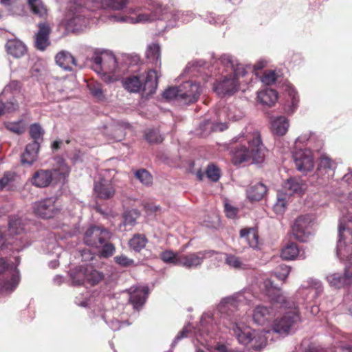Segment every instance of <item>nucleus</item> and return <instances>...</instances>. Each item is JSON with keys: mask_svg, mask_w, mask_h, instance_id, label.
I'll return each instance as SVG.
<instances>
[{"mask_svg": "<svg viewBox=\"0 0 352 352\" xmlns=\"http://www.w3.org/2000/svg\"><path fill=\"white\" fill-rule=\"evenodd\" d=\"M252 297L251 292L241 291L232 296L223 298L217 309L224 318L223 324L232 330L240 344L259 350L265 344V337L250 327L241 324L238 318L239 315L233 314L239 306L249 303Z\"/></svg>", "mask_w": 352, "mask_h": 352, "instance_id": "1", "label": "nucleus"}, {"mask_svg": "<svg viewBox=\"0 0 352 352\" xmlns=\"http://www.w3.org/2000/svg\"><path fill=\"white\" fill-rule=\"evenodd\" d=\"M339 239L336 248L337 256L340 260L349 261L344 275L333 273L326 279L331 287L341 288L352 284V207L347 214L340 219L338 226Z\"/></svg>", "mask_w": 352, "mask_h": 352, "instance_id": "2", "label": "nucleus"}, {"mask_svg": "<svg viewBox=\"0 0 352 352\" xmlns=\"http://www.w3.org/2000/svg\"><path fill=\"white\" fill-rule=\"evenodd\" d=\"M231 142L239 143L232 150V161L234 164L249 161L253 163L263 162L267 149L258 131L246 127L240 134L234 137Z\"/></svg>", "mask_w": 352, "mask_h": 352, "instance_id": "3", "label": "nucleus"}, {"mask_svg": "<svg viewBox=\"0 0 352 352\" xmlns=\"http://www.w3.org/2000/svg\"><path fill=\"white\" fill-rule=\"evenodd\" d=\"M148 10L150 13L139 14L136 17L126 14L115 16L118 22L135 24L138 23L151 22L156 19L166 20L169 26L174 27L180 22L187 23L193 19V13L190 11L171 10L164 12L161 5L155 0H146Z\"/></svg>", "mask_w": 352, "mask_h": 352, "instance_id": "4", "label": "nucleus"}, {"mask_svg": "<svg viewBox=\"0 0 352 352\" xmlns=\"http://www.w3.org/2000/svg\"><path fill=\"white\" fill-rule=\"evenodd\" d=\"M219 327L217 324H213V319L208 314L202 316L200 322V328L196 331L190 324L186 325L175 337L172 345L174 346L177 342L184 337H187L188 333L192 334L197 343L201 345H209V339L214 338Z\"/></svg>", "mask_w": 352, "mask_h": 352, "instance_id": "5", "label": "nucleus"}, {"mask_svg": "<svg viewBox=\"0 0 352 352\" xmlns=\"http://www.w3.org/2000/svg\"><path fill=\"white\" fill-rule=\"evenodd\" d=\"M122 85L130 93L143 91L146 95H151L157 87V76L155 70L139 76H131L122 80Z\"/></svg>", "mask_w": 352, "mask_h": 352, "instance_id": "6", "label": "nucleus"}, {"mask_svg": "<svg viewBox=\"0 0 352 352\" xmlns=\"http://www.w3.org/2000/svg\"><path fill=\"white\" fill-rule=\"evenodd\" d=\"M70 278L74 285L85 283L95 285L103 279L104 274L94 269L92 265H87L78 266L71 270Z\"/></svg>", "mask_w": 352, "mask_h": 352, "instance_id": "7", "label": "nucleus"}, {"mask_svg": "<svg viewBox=\"0 0 352 352\" xmlns=\"http://www.w3.org/2000/svg\"><path fill=\"white\" fill-rule=\"evenodd\" d=\"M323 291L321 282L317 279L309 278L299 287L296 293L297 300L294 304L310 303L316 299ZM290 302H294L288 300Z\"/></svg>", "mask_w": 352, "mask_h": 352, "instance_id": "8", "label": "nucleus"}, {"mask_svg": "<svg viewBox=\"0 0 352 352\" xmlns=\"http://www.w3.org/2000/svg\"><path fill=\"white\" fill-rule=\"evenodd\" d=\"M290 308L294 309L287 312L282 317L276 319L272 324V329L275 333L280 335L286 336L291 332L295 324L300 320L298 311L297 305Z\"/></svg>", "mask_w": 352, "mask_h": 352, "instance_id": "9", "label": "nucleus"}, {"mask_svg": "<svg viewBox=\"0 0 352 352\" xmlns=\"http://www.w3.org/2000/svg\"><path fill=\"white\" fill-rule=\"evenodd\" d=\"M85 12V8L80 6H76L74 9L71 7L65 19L67 30L78 32L86 28L89 24V19Z\"/></svg>", "mask_w": 352, "mask_h": 352, "instance_id": "10", "label": "nucleus"}, {"mask_svg": "<svg viewBox=\"0 0 352 352\" xmlns=\"http://www.w3.org/2000/svg\"><path fill=\"white\" fill-rule=\"evenodd\" d=\"M219 253L214 250H203L197 252L181 254L179 258V265L186 269H196L199 267L206 258H210Z\"/></svg>", "mask_w": 352, "mask_h": 352, "instance_id": "11", "label": "nucleus"}, {"mask_svg": "<svg viewBox=\"0 0 352 352\" xmlns=\"http://www.w3.org/2000/svg\"><path fill=\"white\" fill-rule=\"evenodd\" d=\"M292 232L296 240L300 242L307 241L313 232L311 216L307 214L298 217L292 225Z\"/></svg>", "mask_w": 352, "mask_h": 352, "instance_id": "12", "label": "nucleus"}, {"mask_svg": "<svg viewBox=\"0 0 352 352\" xmlns=\"http://www.w3.org/2000/svg\"><path fill=\"white\" fill-rule=\"evenodd\" d=\"M32 210L36 216L43 219H50L59 213L60 208L55 198L50 197L34 202Z\"/></svg>", "mask_w": 352, "mask_h": 352, "instance_id": "13", "label": "nucleus"}, {"mask_svg": "<svg viewBox=\"0 0 352 352\" xmlns=\"http://www.w3.org/2000/svg\"><path fill=\"white\" fill-rule=\"evenodd\" d=\"M111 233L107 229L98 226L89 227L84 234L85 243L91 248L99 249L104 241H109Z\"/></svg>", "mask_w": 352, "mask_h": 352, "instance_id": "14", "label": "nucleus"}, {"mask_svg": "<svg viewBox=\"0 0 352 352\" xmlns=\"http://www.w3.org/2000/svg\"><path fill=\"white\" fill-rule=\"evenodd\" d=\"M202 92L199 84L192 81H186L179 85V102L184 104L196 102Z\"/></svg>", "mask_w": 352, "mask_h": 352, "instance_id": "15", "label": "nucleus"}, {"mask_svg": "<svg viewBox=\"0 0 352 352\" xmlns=\"http://www.w3.org/2000/svg\"><path fill=\"white\" fill-rule=\"evenodd\" d=\"M104 59L101 72H99L98 74L106 82L117 81L120 78V74H117L118 67L115 55L109 52L108 54H104Z\"/></svg>", "mask_w": 352, "mask_h": 352, "instance_id": "16", "label": "nucleus"}, {"mask_svg": "<svg viewBox=\"0 0 352 352\" xmlns=\"http://www.w3.org/2000/svg\"><path fill=\"white\" fill-rule=\"evenodd\" d=\"M240 75L230 74L223 77L214 85V91L221 97L232 95L239 90V83L237 77Z\"/></svg>", "mask_w": 352, "mask_h": 352, "instance_id": "17", "label": "nucleus"}, {"mask_svg": "<svg viewBox=\"0 0 352 352\" xmlns=\"http://www.w3.org/2000/svg\"><path fill=\"white\" fill-rule=\"evenodd\" d=\"M263 289L273 302L280 304V307L284 308L296 307L294 302L287 300L280 289L274 285L270 279L267 278L263 281Z\"/></svg>", "mask_w": 352, "mask_h": 352, "instance_id": "18", "label": "nucleus"}, {"mask_svg": "<svg viewBox=\"0 0 352 352\" xmlns=\"http://www.w3.org/2000/svg\"><path fill=\"white\" fill-rule=\"evenodd\" d=\"M21 281L19 270L16 267H12L3 274V278L0 282V293L2 295H8L13 292Z\"/></svg>", "mask_w": 352, "mask_h": 352, "instance_id": "19", "label": "nucleus"}, {"mask_svg": "<svg viewBox=\"0 0 352 352\" xmlns=\"http://www.w3.org/2000/svg\"><path fill=\"white\" fill-rule=\"evenodd\" d=\"M293 158L298 170L305 173L313 170L314 162L310 149H299L293 153Z\"/></svg>", "mask_w": 352, "mask_h": 352, "instance_id": "20", "label": "nucleus"}, {"mask_svg": "<svg viewBox=\"0 0 352 352\" xmlns=\"http://www.w3.org/2000/svg\"><path fill=\"white\" fill-rule=\"evenodd\" d=\"M274 316L273 307L264 305L256 306L252 313L254 322L261 326L269 325Z\"/></svg>", "mask_w": 352, "mask_h": 352, "instance_id": "21", "label": "nucleus"}, {"mask_svg": "<svg viewBox=\"0 0 352 352\" xmlns=\"http://www.w3.org/2000/svg\"><path fill=\"white\" fill-rule=\"evenodd\" d=\"M38 32L35 34L34 46L41 51H44L50 45V34L51 28L47 23L43 22L38 24Z\"/></svg>", "mask_w": 352, "mask_h": 352, "instance_id": "22", "label": "nucleus"}, {"mask_svg": "<svg viewBox=\"0 0 352 352\" xmlns=\"http://www.w3.org/2000/svg\"><path fill=\"white\" fill-rule=\"evenodd\" d=\"M94 192L97 197L108 199L113 197L116 190L111 180L100 178L95 182Z\"/></svg>", "mask_w": 352, "mask_h": 352, "instance_id": "23", "label": "nucleus"}, {"mask_svg": "<svg viewBox=\"0 0 352 352\" xmlns=\"http://www.w3.org/2000/svg\"><path fill=\"white\" fill-rule=\"evenodd\" d=\"M336 168V162L327 154H322L319 158L317 174L324 178L329 179L333 176Z\"/></svg>", "mask_w": 352, "mask_h": 352, "instance_id": "24", "label": "nucleus"}, {"mask_svg": "<svg viewBox=\"0 0 352 352\" xmlns=\"http://www.w3.org/2000/svg\"><path fill=\"white\" fill-rule=\"evenodd\" d=\"M129 300L133 308L139 309L145 303L148 294V288L146 286L132 287L129 289Z\"/></svg>", "mask_w": 352, "mask_h": 352, "instance_id": "25", "label": "nucleus"}, {"mask_svg": "<svg viewBox=\"0 0 352 352\" xmlns=\"http://www.w3.org/2000/svg\"><path fill=\"white\" fill-rule=\"evenodd\" d=\"M219 63L226 68V70L230 69L231 74L241 75L246 74V71L243 66L237 63L236 60L230 54H223L219 59Z\"/></svg>", "mask_w": 352, "mask_h": 352, "instance_id": "26", "label": "nucleus"}, {"mask_svg": "<svg viewBox=\"0 0 352 352\" xmlns=\"http://www.w3.org/2000/svg\"><path fill=\"white\" fill-rule=\"evenodd\" d=\"M289 127L288 119L283 116L271 118V131L277 136H283L286 134Z\"/></svg>", "mask_w": 352, "mask_h": 352, "instance_id": "27", "label": "nucleus"}, {"mask_svg": "<svg viewBox=\"0 0 352 352\" xmlns=\"http://www.w3.org/2000/svg\"><path fill=\"white\" fill-rule=\"evenodd\" d=\"M280 256L283 259L287 261L304 260L307 257L305 251H300L298 246L294 243H289L285 246L282 249Z\"/></svg>", "mask_w": 352, "mask_h": 352, "instance_id": "28", "label": "nucleus"}, {"mask_svg": "<svg viewBox=\"0 0 352 352\" xmlns=\"http://www.w3.org/2000/svg\"><path fill=\"white\" fill-rule=\"evenodd\" d=\"M285 93L287 96L284 110L287 114H292L296 109L299 99L296 89L290 85L286 86Z\"/></svg>", "mask_w": 352, "mask_h": 352, "instance_id": "29", "label": "nucleus"}, {"mask_svg": "<svg viewBox=\"0 0 352 352\" xmlns=\"http://www.w3.org/2000/svg\"><path fill=\"white\" fill-rule=\"evenodd\" d=\"M53 180L54 178L50 170H39L32 177V184L40 188L49 186Z\"/></svg>", "mask_w": 352, "mask_h": 352, "instance_id": "30", "label": "nucleus"}, {"mask_svg": "<svg viewBox=\"0 0 352 352\" xmlns=\"http://www.w3.org/2000/svg\"><path fill=\"white\" fill-rule=\"evenodd\" d=\"M6 47L8 54L16 58L24 56L27 52L25 45L19 39L9 40Z\"/></svg>", "mask_w": 352, "mask_h": 352, "instance_id": "31", "label": "nucleus"}, {"mask_svg": "<svg viewBox=\"0 0 352 352\" xmlns=\"http://www.w3.org/2000/svg\"><path fill=\"white\" fill-rule=\"evenodd\" d=\"M39 148L40 146L36 142L28 144L21 155L22 164H32L37 159Z\"/></svg>", "mask_w": 352, "mask_h": 352, "instance_id": "32", "label": "nucleus"}, {"mask_svg": "<svg viewBox=\"0 0 352 352\" xmlns=\"http://www.w3.org/2000/svg\"><path fill=\"white\" fill-rule=\"evenodd\" d=\"M240 238L243 242H245L248 245L253 249L258 248L259 241L258 235L254 228H244L240 231Z\"/></svg>", "mask_w": 352, "mask_h": 352, "instance_id": "33", "label": "nucleus"}, {"mask_svg": "<svg viewBox=\"0 0 352 352\" xmlns=\"http://www.w3.org/2000/svg\"><path fill=\"white\" fill-rule=\"evenodd\" d=\"M56 165L52 170L55 182H64L69 175L70 169L65 162L58 157L56 159Z\"/></svg>", "mask_w": 352, "mask_h": 352, "instance_id": "34", "label": "nucleus"}, {"mask_svg": "<svg viewBox=\"0 0 352 352\" xmlns=\"http://www.w3.org/2000/svg\"><path fill=\"white\" fill-rule=\"evenodd\" d=\"M56 63L65 70L71 71L72 67L76 65L74 56L67 52H60L56 56Z\"/></svg>", "mask_w": 352, "mask_h": 352, "instance_id": "35", "label": "nucleus"}, {"mask_svg": "<svg viewBox=\"0 0 352 352\" xmlns=\"http://www.w3.org/2000/svg\"><path fill=\"white\" fill-rule=\"evenodd\" d=\"M283 193L287 197L297 193L300 194L302 191V184L300 181L295 178L288 179L283 186Z\"/></svg>", "mask_w": 352, "mask_h": 352, "instance_id": "36", "label": "nucleus"}, {"mask_svg": "<svg viewBox=\"0 0 352 352\" xmlns=\"http://www.w3.org/2000/svg\"><path fill=\"white\" fill-rule=\"evenodd\" d=\"M257 97L261 103L270 107L277 101L278 94L274 89L267 88L259 91Z\"/></svg>", "mask_w": 352, "mask_h": 352, "instance_id": "37", "label": "nucleus"}, {"mask_svg": "<svg viewBox=\"0 0 352 352\" xmlns=\"http://www.w3.org/2000/svg\"><path fill=\"white\" fill-rule=\"evenodd\" d=\"M266 192V186L261 183H257L247 190V197L251 201H259Z\"/></svg>", "mask_w": 352, "mask_h": 352, "instance_id": "38", "label": "nucleus"}, {"mask_svg": "<svg viewBox=\"0 0 352 352\" xmlns=\"http://www.w3.org/2000/svg\"><path fill=\"white\" fill-rule=\"evenodd\" d=\"M28 6L31 12L41 18H46L47 8L41 0H28Z\"/></svg>", "mask_w": 352, "mask_h": 352, "instance_id": "39", "label": "nucleus"}, {"mask_svg": "<svg viewBox=\"0 0 352 352\" xmlns=\"http://www.w3.org/2000/svg\"><path fill=\"white\" fill-rule=\"evenodd\" d=\"M146 56L150 63L155 64L156 66H160L161 60L160 45L156 43H153L148 45L146 52Z\"/></svg>", "mask_w": 352, "mask_h": 352, "instance_id": "40", "label": "nucleus"}, {"mask_svg": "<svg viewBox=\"0 0 352 352\" xmlns=\"http://www.w3.org/2000/svg\"><path fill=\"white\" fill-rule=\"evenodd\" d=\"M99 3L100 7L109 8L113 10H120L124 8L129 3V0H91Z\"/></svg>", "mask_w": 352, "mask_h": 352, "instance_id": "41", "label": "nucleus"}, {"mask_svg": "<svg viewBox=\"0 0 352 352\" xmlns=\"http://www.w3.org/2000/svg\"><path fill=\"white\" fill-rule=\"evenodd\" d=\"M225 263L230 267L235 270H245L246 269V263L239 256L232 254H224Z\"/></svg>", "mask_w": 352, "mask_h": 352, "instance_id": "42", "label": "nucleus"}, {"mask_svg": "<svg viewBox=\"0 0 352 352\" xmlns=\"http://www.w3.org/2000/svg\"><path fill=\"white\" fill-rule=\"evenodd\" d=\"M87 87L92 96L98 101H103L106 99L105 92L101 83L91 82L88 83Z\"/></svg>", "mask_w": 352, "mask_h": 352, "instance_id": "43", "label": "nucleus"}, {"mask_svg": "<svg viewBox=\"0 0 352 352\" xmlns=\"http://www.w3.org/2000/svg\"><path fill=\"white\" fill-rule=\"evenodd\" d=\"M107 51H101L100 50H94L93 52V55L91 58V60L93 63V69L97 72H101V68L104 61V56L106 54H108Z\"/></svg>", "mask_w": 352, "mask_h": 352, "instance_id": "44", "label": "nucleus"}, {"mask_svg": "<svg viewBox=\"0 0 352 352\" xmlns=\"http://www.w3.org/2000/svg\"><path fill=\"white\" fill-rule=\"evenodd\" d=\"M147 239L145 236L140 234H135L129 241V247L135 252H140L146 245Z\"/></svg>", "mask_w": 352, "mask_h": 352, "instance_id": "45", "label": "nucleus"}, {"mask_svg": "<svg viewBox=\"0 0 352 352\" xmlns=\"http://www.w3.org/2000/svg\"><path fill=\"white\" fill-rule=\"evenodd\" d=\"M181 254L174 252L172 250H167L163 251L160 254L161 260L168 264H172L175 265H179V258H180Z\"/></svg>", "mask_w": 352, "mask_h": 352, "instance_id": "46", "label": "nucleus"}, {"mask_svg": "<svg viewBox=\"0 0 352 352\" xmlns=\"http://www.w3.org/2000/svg\"><path fill=\"white\" fill-rule=\"evenodd\" d=\"M5 126L8 130L18 135L24 133L26 127L25 124L23 120H19L16 122H6Z\"/></svg>", "mask_w": 352, "mask_h": 352, "instance_id": "47", "label": "nucleus"}, {"mask_svg": "<svg viewBox=\"0 0 352 352\" xmlns=\"http://www.w3.org/2000/svg\"><path fill=\"white\" fill-rule=\"evenodd\" d=\"M44 131L38 124H33L30 126V135L34 140L33 142H36L39 145L43 141V136Z\"/></svg>", "mask_w": 352, "mask_h": 352, "instance_id": "48", "label": "nucleus"}, {"mask_svg": "<svg viewBox=\"0 0 352 352\" xmlns=\"http://www.w3.org/2000/svg\"><path fill=\"white\" fill-rule=\"evenodd\" d=\"M288 198L289 197L284 193H278L276 202L274 205V210L276 213L282 214L284 212L288 201Z\"/></svg>", "mask_w": 352, "mask_h": 352, "instance_id": "49", "label": "nucleus"}, {"mask_svg": "<svg viewBox=\"0 0 352 352\" xmlns=\"http://www.w3.org/2000/svg\"><path fill=\"white\" fill-rule=\"evenodd\" d=\"M19 104L16 100L12 99L4 103L0 100V116L7 113L14 112L19 109Z\"/></svg>", "mask_w": 352, "mask_h": 352, "instance_id": "50", "label": "nucleus"}, {"mask_svg": "<svg viewBox=\"0 0 352 352\" xmlns=\"http://www.w3.org/2000/svg\"><path fill=\"white\" fill-rule=\"evenodd\" d=\"M16 175L11 172H6L3 176L0 179V190L4 188L9 189L15 181Z\"/></svg>", "mask_w": 352, "mask_h": 352, "instance_id": "51", "label": "nucleus"}, {"mask_svg": "<svg viewBox=\"0 0 352 352\" xmlns=\"http://www.w3.org/2000/svg\"><path fill=\"white\" fill-rule=\"evenodd\" d=\"M20 87V83L17 80H12L4 87L2 95L5 96L10 95L14 97L19 92ZM12 99L15 100L14 98Z\"/></svg>", "mask_w": 352, "mask_h": 352, "instance_id": "52", "label": "nucleus"}, {"mask_svg": "<svg viewBox=\"0 0 352 352\" xmlns=\"http://www.w3.org/2000/svg\"><path fill=\"white\" fill-rule=\"evenodd\" d=\"M99 254L100 256L104 258H108L111 256L116 252L115 246L113 243L104 241L102 245L99 248Z\"/></svg>", "mask_w": 352, "mask_h": 352, "instance_id": "53", "label": "nucleus"}, {"mask_svg": "<svg viewBox=\"0 0 352 352\" xmlns=\"http://www.w3.org/2000/svg\"><path fill=\"white\" fill-rule=\"evenodd\" d=\"M135 177L144 185L148 186L153 182L151 175L145 169L137 170L135 173Z\"/></svg>", "mask_w": 352, "mask_h": 352, "instance_id": "54", "label": "nucleus"}, {"mask_svg": "<svg viewBox=\"0 0 352 352\" xmlns=\"http://www.w3.org/2000/svg\"><path fill=\"white\" fill-rule=\"evenodd\" d=\"M146 140L151 143L162 142L163 138L157 129H148L145 131Z\"/></svg>", "mask_w": 352, "mask_h": 352, "instance_id": "55", "label": "nucleus"}, {"mask_svg": "<svg viewBox=\"0 0 352 352\" xmlns=\"http://www.w3.org/2000/svg\"><path fill=\"white\" fill-rule=\"evenodd\" d=\"M206 174L211 181L217 182L220 177V170L214 164H210L206 168Z\"/></svg>", "mask_w": 352, "mask_h": 352, "instance_id": "56", "label": "nucleus"}, {"mask_svg": "<svg viewBox=\"0 0 352 352\" xmlns=\"http://www.w3.org/2000/svg\"><path fill=\"white\" fill-rule=\"evenodd\" d=\"M116 263L122 267L135 266L134 260L128 258L126 256L122 254L114 257Z\"/></svg>", "mask_w": 352, "mask_h": 352, "instance_id": "57", "label": "nucleus"}, {"mask_svg": "<svg viewBox=\"0 0 352 352\" xmlns=\"http://www.w3.org/2000/svg\"><path fill=\"white\" fill-rule=\"evenodd\" d=\"M290 267L286 265H280L274 272L276 277L279 280H285L290 272Z\"/></svg>", "mask_w": 352, "mask_h": 352, "instance_id": "58", "label": "nucleus"}, {"mask_svg": "<svg viewBox=\"0 0 352 352\" xmlns=\"http://www.w3.org/2000/svg\"><path fill=\"white\" fill-rule=\"evenodd\" d=\"M179 86L169 87L163 92V97L168 100L175 99L179 102Z\"/></svg>", "mask_w": 352, "mask_h": 352, "instance_id": "59", "label": "nucleus"}, {"mask_svg": "<svg viewBox=\"0 0 352 352\" xmlns=\"http://www.w3.org/2000/svg\"><path fill=\"white\" fill-rule=\"evenodd\" d=\"M276 80V74L274 71L269 70L265 72L261 77V81L267 85L273 84Z\"/></svg>", "mask_w": 352, "mask_h": 352, "instance_id": "60", "label": "nucleus"}, {"mask_svg": "<svg viewBox=\"0 0 352 352\" xmlns=\"http://www.w3.org/2000/svg\"><path fill=\"white\" fill-rule=\"evenodd\" d=\"M244 116L243 112L234 109L233 111L230 110V112L228 113V118L232 121H237L241 120Z\"/></svg>", "mask_w": 352, "mask_h": 352, "instance_id": "61", "label": "nucleus"}, {"mask_svg": "<svg viewBox=\"0 0 352 352\" xmlns=\"http://www.w3.org/2000/svg\"><path fill=\"white\" fill-rule=\"evenodd\" d=\"M225 212H226V216L228 218L233 219L236 216L238 210H237V208L233 207L230 204L226 203L225 204Z\"/></svg>", "mask_w": 352, "mask_h": 352, "instance_id": "62", "label": "nucleus"}, {"mask_svg": "<svg viewBox=\"0 0 352 352\" xmlns=\"http://www.w3.org/2000/svg\"><path fill=\"white\" fill-rule=\"evenodd\" d=\"M12 267H15L13 264L10 265L6 262V261L0 258V274H6V271L10 270Z\"/></svg>", "mask_w": 352, "mask_h": 352, "instance_id": "63", "label": "nucleus"}, {"mask_svg": "<svg viewBox=\"0 0 352 352\" xmlns=\"http://www.w3.org/2000/svg\"><path fill=\"white\" fill-rule=\"evenodd\" d=\"M197 63H189L184 69V73L190 74L196 71Z\"/></svg>", "mask_w": 352, "mask_h": 352, "instance_id": "64", "label": "nucleus"}]
</instances>
